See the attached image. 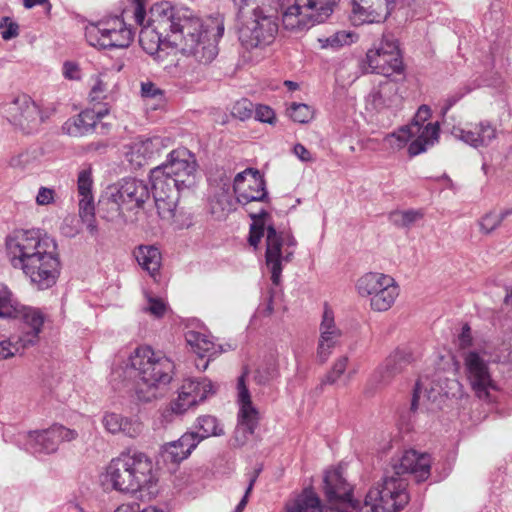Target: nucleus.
Wrapping results in <instances>:
<instances>
[{
    "label": "nucleus",
    "mask_w": 512,
    "mask_h": 512,
    "mask_svg": "<svg viewBox=\"0 0 512 512\" xmlns=\"http://www.w3.org/2000/svg\"><path fill=\"white\" fill-rule=\"evenodd\" d=\"M233 190L237 202L243 206L268 200L265 180L257 169L247 168L238 173L234 178Z\"/></svg>",
    "instance_id": "18"
},
{
    "label": "nucleus",
    "mask_w": 512,
    "mask_h": 512,
    "mask_svg": "<svg viewBox=\"0 0 512 512\" xmlns=\"http://www.w3.org/2000/svg\"><path fill=\"white\" fill-rule=\"evenodd\" d=\"M361 67L366 73L384 76L400 73L403 70V62L397 41L384 35L377 46L367 51Z\"/></svg>",
    "instance_id": "13"
},
{
    "label": "nucleus",
    "mask_w": 512,
    "mask_h": 512,
    "mask_svg": "<svg viewBox=\"0 0 512 512\" xmlns=\"http://www.w3.org/2000/svg\"><path fill=\"white\" fill-rule=\"evenodd\" d=\"M31 162V155L29 152H22L14 155L9 160V165L14 168L25 169Z\"/></svg>",
    "instance_id": "61"
},
{
    "label": "nucleus",
    "mask_w": 512,
    "mask_h": 512,
    "mask_svg": "<svg viewBox=\"0 0 512 512\" xmlns=\"http://www.w3.org/2000/svg\"><path fill=\"white\" fill-rule=\"evenodd\" d=\"M55 200V190L48 187H40L36 195V203L40 206L52 204Z\"/></svg>",
    "instance_id": "59"
},
{
    "label": "nucleus",
    "mask_w": 512,
    "mask_h": 512,
    "mask_svg": "<svg viewBox=\"0 0 512 512\" xmlns=\"http://www.w3.org/2000/svg\"><path fill=\"white\" fill-rule=\"evenodd\" d=\"M185 413L186 410H184L182 407L180 408L178 406V402L174 399L168 406L160 411V415L158 417V425L160 428H166Z\"/></svg>",
    "instance_id": "44"
},
{
    "label": "nucleus",
    "mask_w": 512,
    "mask_h": 512,
    "mask_svg": "<svg viewBox=\"0 0 512 512\" xmlns=\"http://www.w3.org/2000/svg\"><path fill=\"white\" fill-rule=\"evenodd\" d=\"M431 117V109L429 106L427 105H421L412 122L410 124H417V126H425L427 123V121L429 120V118Z\"/></svg>",
    "instance_id": "62"
},
{
    "label": "nucleus",
    "mask_w": 512,
    "mask_h": 512,
    "mask_svg": "<svg viewBox=\"0 0 512 512\" xmlns=\"http://www.w3.org/2000/svg\"><path fill=\"white\" fill-rule=\"evenodd\" d=\"M170 145L168 137L154 136L132 142L125 152L127 160L135 167H141L158 157Z\"/></svg>",
    "instance_id": "22"
},
{
    "label": "nucleus",
    "mask_w": 512,
    "mask_h": 512,
    "mask_svg": "<svg viewBox=\"0 0 512 512\" xmlns=\"http://www.w3.org/2000/svg\"><path fill=\"white\" fill-rule=\"evenodd\" d=\"M185 339L192 351L201 358H211L221 353L220 347H218L212 341L211 336L206 333L189 330L185 334Z\"/></svg>",
    "instance_id": "30"
},
{
    "label": "nucleus",
    "mask_w": 512,
    "mask_h": 512,
    "mask_svg": "<svg viewBox=\"0 0 512 512\" xmlns=\"http://www.w3.org/2000/svg\"><path fill=\"white\" fill-rule=\"evenodd\" d=\"M486 357L492 360L494 355L487 349L470 350L464 355L467 380L476 396L483 400H489L490 391L496 390Z\"/></svg>",
    "instance_id": "15"
},
{
    "label": "nucleus",
    "mask_w": 512,
    "mask_h": 512,
    "mask_svg": "<svg viewBox=\"0 0 512 512\" xmlns=\"http://www.w3.org/2000/svg\"><path fill=\"white\" fill-rule=\"evenodd\" d=\"M395 0H351V20L355 25L380 23L391 13Z\"/></svg>",
    "instance_id": "20"
},
{
    "label": "nucleus",
    "mask_w": 512,
    "mask_h": 512,
    "mask_svg": "<svg viewBox=\"0 0 512 512\" xmlns=\"http://www.w3.org/2000/svg\"><path fill=\"white\" fill-rule=\"evenodd\" d=\"M5 118L25 133L36 131L43 122L39 106L27 94H18L3 106Z\"/></svg>",
    "instance_id": "16"
},
{
    "label": "nucleus",
    "mask_w": 512,
    "mask_h": 512,
    "mask_svg": "<svg viewBox=\"0 0 512 512\" xmlns=\"http://www.w3.org/2000/svg\"><path fill=\"white\" fill-rule=\"evenodd\" d=\"M272 0H233L234 5L238 9L237 17L243 14H249L254 7H268L273 5Z\"/></svg>",
    "instance_id": "52"
},
{
    "label": "nucleus",
    "mask_w": 512,
    "mask_h": 512,
    "mask_svg": "<svg viewBox=\"0 0 512 512\" xmlns=\"http://www.w3.org/2000/svg\"><path fill=\"white\" fill-rule=\"evenodd\" d=\"M107 92V85L100 76L95 77L94 83L90 90V98L92 101H100L105 98Z\"/></svg>",
    "instance_id": "57"
},
{
    "label": "nucleus",
    "mask_w": 512,
    "mask_h": 512,
    "mask_svg": "<svg viewBox=\"0 0 512 512\" xmlns=\"http://www.w3.org/2000/svg\"><path fill=\"white\" fill-rule=\"evenodd\" d=\"M410 124L402 126L397 131L387 134L382 140L383 149L396 152L411 142Z\"/></svg>",
    "instance_id": "35"
},
{
    "label": "nucleus",
    "mask_w": 512,
    "mask_h": 512,
    "mask_svg": "<svg viewBox=\"0 0 512 512\" xmlns=\"http://www.w3.org/2000/svg\"><path fill=\"white\" fill-rule=\"evenodd\" d=\"M173 362L148 346L137 347L123 362L113 370L115 379L123 381H141L148 387L168 384L172 379Z\"/></svg>",
    "instance_id": "7"
},
{
    "label": "nucleus",
    "mask_w": 512,
    "mask_h": 512,
    "mask_svg": "<svg viewBox=\"0 0 512 512\" xmlns=\"http://www.w3.org/2000/svg\"><path fill=\"white\" fill-rule=\"evenodd\" d=\"M278 27L276 5L254 7L238 17V40L247 51L262 50L274 42Z\"/></svg>",
    "instance_id": "8"
},
{
    "label": "nucleus",
    "mask_w": 512,
    "mask_h": 512,
    "mask_svg": "<svg viewBox=\"0 0 512 512\" xmlns=\"http://www.w3.org/2000/svg\"><path fill=\"white\" fill-rule=\"evenodd\" d=\"M278 368L274 362L259 367L254 374V380L260 385H264L269 381L278 377Z\"/></svg>",
    "instance_id": "46"
},
{
    "label": "nucleus",
    "mask_w": 512,
    "mask_h": 512,
    "mask_svg": "<svg viewBox=\"0 0 512 512\" xmlns=\"http://www.w3.org/2000/svg\"><path fill=\"white\" fill-rule=\"evenodd\" d=\"M62 73L68 80H79L81 77L79 66L69 61L63 64Z\"/></svg>",
    "instance_id": "63"
},
{
    "label": "nucleus",
    "mask_w": 512,
    "mask_h": 512,
    "mask_svg": "<svg viewBox=\"0 0 512 512\" xmlns=\"http://www.w3.org/2000/svg\"><path fill=\"white\" fill-rule=\"evenodd\" d=\"M357 40V35L353 32L341 30L334 34L320 38L319 42L322 48L339 49L346 45H351Z\"/></svg>",
    "instance_id": "38"
},
{
    "label": "nucleus",
    "mask_w": 512,
    "mask_h": 512,
    "mask_svg": "<svg viewBox=\"0 0 512 512\" xmlns=\"http://www.w3.org/2000/svg\"><path fill=\"white\" fill-rule=\"evenodd\" d=\"M134 5V19L137 24L143 25L145 21V0H131Z\"/></svg>",
    "instance_id": "64"
},
{
    "label": "nucleus",
    "mask_w": 512,
    "mask_h": 512,
    "mask_svg": "<svg viewBox=\"0 0 512 512\" xmlns=\"http://www.w3.org/2000/svg\"><path fill=\"white\" fill-rule=\"evenodd\" d=\"M79 433L62 424H53L46 429L31 430L19 435V443L34 455H49L57 452L61 443L76 440Z\"/></svg>",
    "instance_id": "12"
},
{
    "label": "nucleus",
    "mask_w": 512,
    "mask_h": 512,
    "mask_svg": "<svg viewBox=\"0 0 512 512\" xmlns=\"http://www.w3.org/2000/svg\"><path fill=\"white\" fill-rule=\"evenodd\" d=\"M255 119L262 123L274 125L276 123V114L274 110L267 105L258 104L254 107Z\"/></svg>",
    "instance_id": "54"
},
{
    "label": "nucleus",
    "mask_w": 512,
    "mask_h": 512,
    "mask_svg": "<svg viewBox=\"0 0 512 512\" xmlns=\"http://www.w3.org/2000/svg\"><path fill=\"white\" fill-rule=\"evenodd\" d=\"M7 260L37 290L54 286L61 272L57 241L39 229H15L5 238Z\"/></svg>",
    "instance_id": "2"
},
{
    "label": "nucleus",
    "mask_w": 512,
    "mask_h": 512,
    "mask_svg": "<svg viewBox=\"0 0 512 512\" xmlns=\"http://www.w3.org/2000/svg\"><path fill=\"white\" fill-rule=\"evenodd\" d=\"M16 310L11 318L21 320L30 328V331L24 337L16 339V342H19L20 345L25 344L26 348L37 341L45 321V315L39 308L22 305L19 301Z\"/></svg>",
    "instance_id": "26"
},
{
    "label": "nucleus",
    "mask_w": 512,
    "mask_h": 512,
    "mask_svg": "<svg viewBox=\"0 0 512 512\" xmlns=\"http://www.w3.org/2000/svg\"><path fill=\"white\" fill-rule=\"evenodd\" d=\"M215 393L213 383L207 378H187L180 388L175 400L178 406L186 412L200 403L204 402L209 396Z\"/></svg>",
    "instance_id": "21"
},
{
    "label": "nucleus",
    "mask_w": 512,
    "mask_h": 512,
    "mask_svg": "<svg viewBox=\"0 0 512 512\" xmlns=\"http://www.w3.org/2000/svg\"><path fill=\"white\" fill-rule=\"evenodd\" d=\"M136 260L151 276H155L161 266V253L154 246H140L136 252Z\"/></svg>",
    "instance_id": "33"
},
{
    "label": "nucleus",
    "mask_w": 512,
    "mask_h": 512,
    "mask_svg": "<svg viewBox=\"0 0 512 512\" xmlns=\"http://www.w3.org/2000/svg\"><path fill=\"white\" fill-rule=\"evenodd\" d=\"M200 438L194 431L185 432L179 439L167 442L160 448V460L166 465L177 467L186 460L199 445Z\"/></svg>",
    "instance_id": "23"
},
{
    "label": "nucleus",
    "mask_w": 512,
    "mask_h": 512,
    "mask_svg": "<svg viewBox=\"0 0 512 512\" xmlns=\"http://www.w3.org/2000/svg\"><path fill=\"white\" fill-rule=\"evenodd\" d=\"M356 291L368 297L370 308L376 312L388 311L399 296L400 289L395 279L381 272H367L358 278Z\"/></svg>",
    "instance_id": "10"
},
{
    "label": "nucleus",
    "mask_w": 512,
    "mask_h": 512,
    "mask_svg": "<svg viewBox=\"0 0 512 512\" xmlns=\"http://www.w3.org/2000/svg\"><path fill=\"white\" fill-rule=\"evenodd\" d=\"M412 361V355L409 351L404 349H397L391 353L383 362L388 369L399 374L408 364Z\"/></svg>",
    "instance_id": "40"
},
{
    "label": "nucleus",
    "mask_w": 512,
    "mask_h": 512,
    "mask_svg": "<svg viewBox=\"0 0 512 512\" xmlns=\"http://www.w3.org/2000/svg\"><path fill=\"white\" fill-rule=\"evenodd\" d=\"M231 113L241 121L248 120L254 113V105L248 99H241L233 105Z\"/></svg>",
    "instance_id": "47"
},
{
    "label": "nucleus",
    "mask_w": 512,
    "mask_h": 512,
    "mask_svg": "<svg viewBox=\"0 0 512 512\" xmlns=\"http://www.w3.org/2000/svg\"><path fill=\"white\" fill-rule=\"evenodd\" d=\"M394 90V85L388 81L381 84L377 89H373L367 97V103L376 110L389 105L387 96Z\"/></svg>",
    "instance_id": "39"
},
{
    "label": "nucleus",
    "mask_w": 512,
    "mask_h": 512,
    "mask_svg": "<svg viewBox=\"0 0 512 512\" xmlns=\"http://www.w3.org/2000/svg\"><path fill=\"white\" fill-rule=\"evenodd\" d=\"M411 142L408 152L411 156L419 155L433 146L439 139V124L428 122L425 126L410 124Z\"/></svg>",
    "instance_id": "29"
},
{
    "label": "nucleus",
    "mask_w": 512,
    "mask_h": 512,
    "mask_svg": "<svg viewBox=\"0 0 512 512\" xmlns=\"http://www.w3.org/2000/svg\"><path fill=\"white\" fill-rule=\"evenodd\" d=\"M339 0H294L282 13L286 30L301 31L322 23L334 11Z\"/></svg>",
    "instance_id": "9"
},
{
    "label": "nucleus",
    "mask_w": 512,
    "mask_h": 512,
    "mask_svg": "<svg viewBox=\"0 0 512 512\" xmlns=\"http://www.w3.org/2000/svg\"><path fill=\"white\" fill-rule=\"evenodd\" d=\"M77 191L79 196V207L94 205L93 196V168L91 164L83 165L77 174Z\"/></svg>",
    "instance_id": "31"
},
{
    "label": "nucleus",
    "mask_w": 512,
    "mask_h": 512,
    "mask_svg": "<svg viewBox=\"0 0 512 512\" xmlns=\"http://www.w3.org/2000/svg\"><path fill=\"white\" fill-rule=\"evenodd\" d=\"M0 35L4 40H11L19 35V25L10 17L0 21Z\"/></svg>",
    "instance_id": "53"
},
{
    "label": "nucleus",
    "mask_w": 512,
    "mask_h": 512,
    "mask_svg": "<svg viewBox=\"0 0 512 512\" xmlns=\"http://www.w3.org/2000/svg\"><path fill=\"white\" fill-rule=\"evenodd\" d=\"M497 127L489 120H481L477 123H466L464 126H453L451 135L475 148H487L498 138Z\"/></svg>",
    "instance_id": "19"
},
{
    "label": "nucleus",
    "mask_w": 512,
    "mask_h": 512,
    "mask_svg": "<svg viewBox=\"0 0 512 512\" xmlns=\"http://www.w3.org/2000/svg\"><path fill=\"white\" fill-rule=\"evenodd\" d=\"M114 512H165L163 509L157 508L156 506H147L140 509V506L136 503H124L119 505Z\"/></svg>",
    "instance_id": "58"
},
{
    "label": "nucleus",
    "mask_w": 512,
    "mask_h": 512,
    "mask_svg": "<svg viewBox=\"0 0 512 512\" xmlns=\"http://www.w3.org/2000/svg\"><path fill=\"white\" fill-rule=\"evenodd\" d=\"M143 310L156 318H161L167 311V304L161 298L147 295V305Z\"/></svg>",
    "instance_id": "50"
},
{
    "label": "nucleus",
    "mask_w": 512,
    "mask_h": 512,
    "mask_svg": "<svg viewBox=\"0 0 512 512\" xmlns=\"http://www.w3.org/2000/svg\"><path fill=\"white\" fill-rule=\"evenodd\" d=\"M80 206L79 207V216L82 219L83 223L86 225L87 231L92 235L96 236L98 233V227L95 220V207L94 205H89L88 207Z\"/></svg>",
    "instance_id": "49"
},
{
    "label": "nucleus",
    "mask_w": 512,
    "mask_h": 512,
    "mask_svg": "<svg viewBox=\"0 0 512 512\" xmlns=\"http://www.w3.org/2000/svg\"><path fill=\"white\" fill-rule=\"evenodd\" d=\"M105 201L111 209L119 213L122 210L140 208L150 198V190L144 180L125 178L106 190Z\"/></svg>",
    "instance_id": "14"
},
{
    "label": "nucleus",
    "mask_w": 512,
    "mask_h": 512,
    "mask_svg": "<svg viewBox=\"0 0 512 512\" xmlns=\"http://www.w3.org/2000/svg\"><path fill=\"white\" fill-rule=\"evenodd\" d=\"M158 477L152 460L142 452H125L113 458L101 476L104 490L154 497Z\"/></svg>",
    "instance_id": "5"
},
{
    "label": "nucleus",
    "mask_w": 512,
    "mask_h": 512,
    "mask_svg": "<svg viewBox=\"0 0 512 512\" xmlns=\"http://www.w3.org/2000/svg\"><path fill=\"white\" fill-rule=\"evenodd\" d=\"M141 96L145 99L163 100V91L151 81L141 83Z\"/></svg>",
    "instance_id": "56"
},
{
    "label": "nucleus",
    "mask_w": 512,
    "mask_h": 512,
    "mask_svg": "<svg viewBox=\"0 0 512 512\" xmlns=\"http://www.w3.org/2000/svg\"><path fill=\"white\" fill-rule=\"evenodd\" d=\"M324 494L331 509L337 512H360L359 506L352 499V487L343 477L340 469L328 470L324 476Z\"/></svg>",
    "instance_id": "17"
},
{
    "label": "nucleus",
    "mask_w": 512,
    "mask_h": 512,
    "mask_svg": "<svg viewBox=\"0 0 512 512\" xmlns=\"http://www.w3.org/2000/svg\"><path fill=\"white\" fill-rule=\"evenodd\" d=\"M25 348V344L20 345L14 338L0 341V360L11 358Z\"/></svg>",
    "instance_id": "48"
},
{
    "label": "nucleus",
    "mask_w": 512,
    "mask_h": 512,
    "mask_svg": "<svg viewBox=\"0 0 512 512\" xmlns=\"http://www.w3.org/2000/svg\"><path fill=\"white\" fill-rule=\"evenodd\" d=\"M395 376L396 374L382 363L372 374L371 380L379 386H384L389 384Z\"/></svg>",
    "instance_id": "55"
},
{
    "label": "nucleus",
    "mask_w": 512,
    "mask_h": 512,
    "mask_svg": "<svg viewBox=\"0 0 512 512\" xmlns=\"http://www.w3.org/2000/svg\"><path fill=\"white\" fill-rule=\"evenodd\" d=\"M492 362L512 364L511 346L509 344L503 343L499 348V352L494 355Z\"/></svg>",
    "instance_id": "60"
},
{
    "label": "nucleus",
    "mask_w": 512,
    "mask_h": 512,
    "mask_svg": "<svg viewBox=\"0 0 512 512\" xmlns=\"http://www.w3.org/2000/svg\"><path fill=\"white\" fill-rule=\"evenodd\" d=\"M196 436L200 442L211 436H220L224 433L222 425L218 419L212 415H201L197 417L195 425Z\"/></svg>",
    "instance_id": "34"
},
{
    "label": "nucleus",
    "mask_w": 512,
    "mask_h": 512,
    "mask_svg": "<svg viewBox=\"0 0 512 512\" xmlns=\"http://www.w3.org/2000/svg\"><path fill=\"white\" fill-rule=\"evenodd\" d=\"M431 399L435 401V391L433 389L428 390L427 385L422 380H418L413 390L411 410L416 411L421 407L425 408L426 410H430L427 402Z\"/></svg>",
    "instance_id": "37"
},
{
    "label": "nucleus",
    "mask_w": 512,
    "mask_h": 512,
    "mask_svg": "<svg viewBox=\"0 0 512 512\" xmlns=\"http://www.w3.org/2000/svg\"><path fill=\"white\" fill-rule=\"evenodd\" d=\"M505 214H497V213H488L481 218L479 221L480 230L489 234L494 231L504 219Z\"/></svg>",
    "instance_id": "51"
},
{
    "label": "nucleus",
    "mask_w": 512,
    "mask_h": 512,
    "mask_svg": "<svg viewBox=\"0 0 512 512\" xmlns=\"http://www.w3.org/2000/svg\"><path fill=\"white\" fill-rule=\"evenodd\" d=\"M287 115L294 122L306 124L314 118V110L304 103H292L287 108Z\"/></svg>",
    "instance_id": "43"
},
{
    "label": "nucleus",
    "mask_w": 512,
    "mask_h": 512,
    "mask_svg": "<svg viewBox=\"0 0 512 512\" xmlns=\"http://www.w3.org/2000/svg\"><path fill=\"white\" fill-rule=\"evenodd\" d=\"M18 307V299L7 286L0 287V318H11Z\"/></svg>",
    "instance_id": "41"
},
{
    "label": "nucleus",
    "mask_w": 512,
    "mask_h": 512,
    "mask_svg": "<svg viewBox=\"0 0 512 512\" xmlns=\"http://www.w3.org/2000/svg\"><path fill=\"white\" fill-rule=\"evenodd\" d=\"M423 218L421 210L394 211L390 214L392 223L401 228H409Z\"/></svg>",
    "instance_id": "42"
},
{
    "label": "nucleus",
    "mask_w": 512,
    "mask_h": 512,
    "mask_svg": "<svg viewBox=\"0 0 512 512\" xmlns=\"http://www.w3.org/2000/svg\"><path fill=\"white\" fill-rule=\"evenodd\" d=\"M197 161L187 148L172 150L165 163L150 171L153 197L161 218L174 215L179 195L196 184Z\"/></svg>",
    "instance_id": "4"
},
{
    "label": "nucleus",
    "mask_w": 512,
    "mask_h": 512,
    "mask_svg": "<svg viewBox=\"0 0 512 512\" xmlns=\"http://www.w3.org/2000/svg\"><path fill=\"white\" fill-rule=\"evenodd\" d=\"M320 509V499L312 489H304L286 504V512H316Z\"/></svg>",
    "instance_id": "32"
},
{
    "label": "nucleus",
    "mask_w": 512,
    "mask_h": 512,
    "mask_svg": "<svg viewBox=\"0 0 512 512\" xmlns=\"http://www.w3.org/2000/svg\"><path fill=\"white\" fill-rule=\"evenodd\" d=\"M233 210V200L229 194V188L223 187L222 192L215 195L210 200V211L217 218H224Z\"/></svg>",
    "instance_id": "36"
},
{
    "label": "nucleus",
    "mask_w": 512,
    "mask_h": 512,
    "mask_svg": "<svg viewBox=\"0 0 512 512\" xmlns=\"http://www.w3.org/2000/svg\"><path fill=\"white\" fill-rule=\"evenodd\" d=\"M248 213L252 219L249 244L257 248L261 238L266 237L265 262L271 273L272 283L277 286L281 281L283 264L292 260L297 241L290 231H277L271 215L263 208Z\"/></svg>",
    "instance_id": "6"
},
{
    "label": "nucleus",
    "mask_w": 512,
    "mask_h": 512,
    "mask_svg": "<svg viewBox=\"0 0 512 512\" xmlns=\"http://www.w3.org/2000/svg\"><path fill=\"white\" fill-rule=\"evenodd\" d=\"M107 113V110L96 112L93 109H85L67 119L62 125V131L64 134L72 137H82L92 132L97 122Z\"/></svg>",
    "instance_id": "27"
},
{
    "label": "nucleus",
    "mask_w": 512,
    "mask_h": 512,
    "mask_svg": "<svg viewBox=\"0 0 512 512\" xmlns=\"http://www.w3.org/2000/svg\"><path fill=\"white\" fill-rule=\"evenodd\" d=\"M342 336V330L335 322L333 311L325 307L319 325L317 346V356L321 362H325L329 358L333 349L340 344Z\"/></svg>",
    "instance_id": "24"
},
{
    "label": "nucleus",
    "mask_w": 512,
    "mask_h": 512,
    "mask_svg": "<svg viewBox=\"0 0 512 512\" xmlns=\"http://www.w3.org/2000/svg\"><path fill=\"white\" fill-rule=\"evenodd\" d=\"M88 43L101 49L127 48L134 39V31L120 16L92 23L85 32Z\"/></svg>",
    "instance_id": "11"
},
{
    "label": "nucleus",
    "mask_w": 512,
    "mask_h": 512,
    "mask_svg": "<svg viewBox=\"0 0 512 512\" xmlns=\"http://www.w3.org/2000/svg\"><path fill=\"white\" fill-rule=\"evenodd\" d=\"M349 358L346 355H342L338 357L331 368V370L325 375L322 379L321 383L323 385L329 384L332 385L336 383V381L344 375L347 366H348Z\"/></svg>",
    "instance_id": "45"
},
{
    "label": "nucleus",
    "mask_w": 512,
    "mask_h": 512,
    "mask_svg": "<svg viewBox=\"0 0 512 512\" xmlns=\"http://www.w3.org/2000/svg\"><path fill=\"white\" fill-rule=\"evenodd\" d=\"M140 26L139 43L155 59H162L163 46H172L202 65L218 55V42L225 30L222 17L202 19L191 9L169 1L152 5Z\"/></svg>",
    "instance_id": "1"
},
{
    "label": "nucleus",
    "mask_w": 512,
    "mask_h": 512,
    "mask_svg": "<svg viewBox=\"0 0 512 512\" xmlns=\"http://www.w3.org/2000/svg\"><path fill=\"white\" fill-rule=\"evenodd\" d=\"M237 404H238V424L245 428L249 434H253L256 430L260 413L257 407L253 404L251 394L245 384V375L238 379L237 383Z\"/></svg>",
    "instance_id": "25"
},
{
    "label": "nucleus",
    "mask_w": 512,
    "mask_h": 512,
    "mask_svg": "<svg viewBox=\"0 0 512 512\" xmlns=\"http://www.w3.org/2000/svg\"><path fill=\"white\" fill-rule=\"evenodd\" d=\"M392 466L393 474L385 475L368 491L360 512H398L409 501L402 475L410 473L417 481H425L430 475L431 459L426 453L407 450Z\"/></svg>",
    "instance_id": "3"
},
{
    "label": "nucleus",
    "mask_w": 512,
    "mask_h": 512,
    "mask_svg": "<svg viewBox=\"0 0 512 512\" xmlns=\"http://www.w3.org/2000/svg\"><path fill=\"white\" fill-rule=\"evenodd\" d=\"M101 423L107 433L123 434L130 438H136L142 433V422L134 417H125L115 412H105Z\"/></svg>",
    "instance_id": "28"
}]
</instances>
